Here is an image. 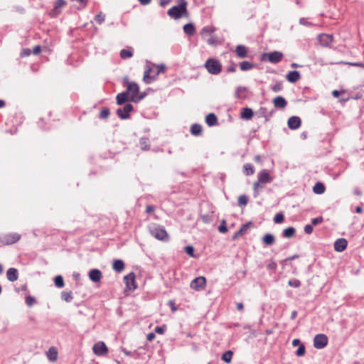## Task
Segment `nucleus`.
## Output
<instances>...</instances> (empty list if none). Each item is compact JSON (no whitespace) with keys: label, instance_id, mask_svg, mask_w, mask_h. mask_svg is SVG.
Here are the masks:
<instances>
[{"label":"nucleus","instance_id":"nucleus-1","mask_svg":"<svg viewBox=\"0 0 364 364\" xmlns=\"http://www.w3.org/2000/svg\"><path fill=\"white\" fill-rule=\"evenodd\" d=\"M188 2L186 0H178V4L170 8L167 14L172 18L179 19L183 16H188Z\"/></svg>","mask_w":364,"mask_h":364},{"label":"nucleus","instance_id":"nucleus-2","mask_svg":"<svg viewBox=\"0 0 364 364\" xmlns=\"http://www.w3.org/2000/svg\"><path fill=\"white\" fill-rule=\"evenodd\" d=\"M149 233L156 239L161 241H168L169 236L164 226L154 224L149 228Z\"/></svg>","mask_w":364,"mask_h":364},{"label":"nucleus","instance_id":"nucleus-3","mask_svg":"<svg viewBox=\"0 0 364 364\" xmlns=\"http://www.w3.org/2000/svg\"><path fill=\"white\" fill-rule=\"evenodd\" d=\"M21 238V235L17 232L0 233V247L15 244Z\"/></svg>","mask_w":364,"mask_h":364},{"label":"nucleus","instance_id":"nucleus-4","mask_svg":"<svg viewBox=\"0 0 364 364\" xmlns=\"http://www.w3.org/2000/svg\"><path fill=\"white\" fill-rule=\"evenodd\" d=\"M204 67L211 75H218L222 71V65L218 59L210 58L207 59Z\"/></svg>","mask_w":364,"mask_h":364},{"label":"nucleus","instance_id":"nucleus-5","mask_svg":"<svg viewBox=\"0 0 364 364\" xmlns=\"http://www.w3.org/2000/svg\"><path fill=\"white\" fill-rule=\"evenodd\" d=\"M283 53L280 51H273L270 53H263L261 56L262 60L269 61L272 63H278L283 58Z\"/></svg>","mask_w":364,"mask_h":364},{"label":"nucleus","instance_id":"nucleus-6","mask_svg":"<svg viewBox=\"0 0 364 364\" xmlns=\"http://www.w3.org/2000/svg\"><path fill=\"white\" fill-rule=\"evenodd\" d=\"M135 277V274L133 272L124 277V281L126 285L124 289L125 295H128L127 291H133L137 288Z\"/></svg>","mask_w":364,"mask_h":364},{"label":"nucleus","instance_id":"nucleus-7","mask_svg":"<svg viewBox=\"0 0 364 364\" xmlns=\"http://www.w3.org/2000/svg\"><path fill=\"white\" fill-rule=\"evenodd\" d=\"M122 85H123V86L127 87V90L125 91L131 97H133L134 95L139 94V85L135 82H129V77L127 76H125L123 78Z\"/></svg>","mask_w":364,"mask_h":364},{"label":"nucleus","instance_id":"nucleus-8","mask_svg":"<svg viewBox=\"0 0 364 364\" xmlns=\"http://www.w3.org/2000/svg\"><path fill=\"white\" fill-rule=\"evenodd\" d=\"M134 111V106L130 103H127L123 107L118 108L116 111L117 115L121 119H128L130 118V113Z\"/></svg>","mask_w":364,"mask_h":364},{"label":"nucleus","instance_id":"nucleus-9","mask_svg":"<svg viewBox=\"0 0 364 364\" xmlns=\"http://www.w3.org/2000/svg\"><path fill=\"white\" fill-rule=\"evenodd\" d=\"M328 339L326 335L319 333L314 338V347L316 349H322L328 345Z\"/></svg>","mask_w":364,"mask_h":364},{"label":"nucleus","instance_id":"nucleus-10","mask_svg":"<svg viewBox=\"0 0 364 364\" xmlns=\"http://www.w3.org/2000/svg\"><path fill=\"white\" fill-rule=\"evenodd\" d=\"M206 286V279L205 277H198L192 280L190 287L196 291L203 289Z\"/></svg>","mask_w":364,"mask_h":364},{"label":"nucleus","instance_id":"nucleus-11","mask_svg":"<svg viewBox=\"0 0 364 364\" xmlns=\"http://www.w3.org/2000/svg\"><path fill=\"white\" fill-rule=\"evenodd\" d=\"M92 350L96 355L103 356L108 353L109 349L103 341H99L93 346Z\"/></svg>","mask_w":364,"mask_h":364},{"label":"nucleus","instance_id":"nucleus-12","mask_svg":"<svg viewBox=\"0 0 364 364\" xmlns=\"http://www.w3.org/2000/svg\"><path fill=\"white\" fill-rule=\"evenodd\" d=\"M253 226V223L252 221H249L245 224H242L240 229L236 231L232 237V240H237L240 237L242 236L247 230Z\"/></svg>","mask_w":364,"mask_h":364},{"label":"nucleus","instance_id":"nucleus-13","mask_svg":"<svg viewBox=\"0 0 364 364\" xmlns=\"http://www.w3.org/2000/svg\"><path fill=\"white\" fill-rule=\"evenodd\" d=\"M258 181L262 183L266 184L272 182L273 178L270 176L267 169H262L257 174Z\"/></svg>","mask_w":364,"mask_h":364},{"label":"nucleus","instance_id":"nucleus-14","mask_svg":"<svg viewBox=\"0 0 364 364\" xmlns=\"http://www.w3.org/2000/svg\"><path fill=\"white\" fill-rule=\"evenodd\" d=\"M319 43L324 47H328L333 41V36L331 34L321 33L318 37Z\"/></svg>","mask_w":364,"mask_h":364},{"label":"nucleus","instance_id":"nucleus-15","mask_svg":"<svg viewBox=\"0 0 364 364\" xmlns=\"http://www.w3.org/2000/svg\"><path fill=\"white\" fill-rule=\"evenodd\" d=\"M288 127L291 130L299 129L301 125V119L299 117H290L287 122Z\"/></svg>","mask_w":364,"mask_h":364},{"label":"nucleus","instance_id":"nucleus-16","mask_svg":"<svg viewBox=\"0 0 364 364\" xmlns=\"http://www.w3.org/2000/svg\"><path fill=\"white\" fill-rule=\"evenodd\" d=\"M128 102H132L131 96L126 91H124L117 95L116 103L118 105H125Z\"/></svg>","mask_w":364,"mask_h":364},{"label":"nucleus","instance_id":"nucleus-17","mask_svg":"<svg viewBox=\"0 0 364 364\" xmlns=\"http://www.w3.org/2000/svg\"><path fill=\"white\" fill-rule=\"evenodd\" d=\"M348 246V241L345 238L337 239L333 245L335 251L338 252H343Z\"/></svg>","mask_w":364,"mask_h":364},{"label":"nucleus","instance_id":"nucleus-18","mask_svg":"<svg viewBox=\"0 0 364 364\" xmlns=\"http://www.w3.org/2000/svg\"><path fill=\"white\" fill-rule=\"evenodd\" d=\"M235 53L238 58H245L248 57V48L244 45H237L235 47Z\"/></svg>","mask_w":364,"mask_h":364},{"label":"nucleus","instance_id":"nucleus-19","mask_svg":"<svg viewBox=\"0 0 364 364\" xmlns=\"http://www.w3.org/2000/svg\"><path fill=\"white\" fill-rule=\"evenodd\" d=\"M272 103L277 109H284L287 105V100L282 96H277L272 100Z\"/></svg>","mask_w":364,"mask_h":364},{"label":"nucleus","instance_id":"nucleus-20","mask_svg":"<svg viewBox=\"0 0 364 364\" xmlns=\"http://www.w3.org/2000/svg\"><path fill=\"white\" fill-rule=\"evenodd\" d=\"M88 277H89V279L92 282H99L102 277V272L98 269H92L90 270L89 273H88Z\"/></svg>","mask_w":364,"mask_h":364},{"label":"nucleus","instance_id":"nucleus-21","mask_svg":"<svg viewBox=\"0 0 364 364\" xmlns=\"http://www.w3.org/2000/svg\"><path fill=\"white\" fill-rule=\"evenodd\" d=\"M249 92L247 87L238 86L235 91V97L237 99H246Z\"/></svg>","mask_w":364,"mask_h":364},{"label":"nucleus","instance_id":"nucleus-22","mask_svg":"<svg viewBox=\"0 0 364 364\" xmlns=\"http://www.w3.org/2000/svg\"><path fill=\"white\" fill-rule=\"evenodd\" d=\"M262 242L264 247L271 246L274 244L276 238L272 233H266L262 237Z\"/></svg>","mask_w":364,"mask_h":364},{"label":"nucleus","instance_id":"nucleus-23","mask_svg":"<svg viewBox=\"0 0 364 364\" xmlns=\"http://www.w3.org/2000/svg\"><path fill=\"white\" fill-rule=\"evenodd\" d=\"M300 78L301 74L297 70H291L286 75L287 80L291 83L296 82Z\"/></svg>","mask_w":364,"mask_h":364},{"label":"nucleus","instance_id":"nucleus-24","mask_svg":"<svg viewBox=\"0 0 364 364\" xmlns=\"http://www.w3.org/2000/svg\"><path fill=\"white\" fill-rule=\"evenodd\" d=\"M151 72V68L149 66H146L144 73L143 80L147 85L156 80L155 74L153 75H150Z\"/></svg>","mask_w":364,"mask_h":364},{"label":"nucleus","instance_id":"nucleus-25","mask_svg":"<svg viewBox=\"0 0 364 364\" xmlns=\"http://www.w3.org/2000/svg\"><path fill=\"white\" fill-rule=\"evenodd\" d=\"M254 111L250 107L242 108L240 112V118L245 120H250L254 116Z\"/></svg>","mask_w":364,"mask_h":364},{"label":"nucleus","instance_id":"nucleus-26","mask_svg":"<svg viewBox=\"0 0 364 364\" xmlns=\"http://www.w3.org/2000/svg\"><path fill=\"white\" fill-rule=\"evenodd\" d=\"M125 267V264L123 260L120 259H114L112 262V269L117 273L122 272Z\"/></svg>","mask_w":364,"mask_h":364},{"label":"nucleus","instance_id":"nucleus-27","mask_svg":"<svg viewBox=\"0 0 364 364\" xmlns=\"http://www.w3.org/2000/svg\"><path fill=\"white\" fill-rule=\"evenodd\" d=\"M7 279L10 282H15L18 278V269L14 267L9 268L6 272Z\"/></svg>","mask_w":364,"mask_h":364},{"label":"nucleus","instance_id":"nucleus-28","mask_svg":"<svg viewBox=\"0 0 364 364\" xmlns=\"http://www.w3.org/2000/svg\"><path fill=\"white\" fill-rule=\"evenodd\" d=\"M205 123L209 127H213L218 124L217 116L214 113H209L205 117Z\"/></svg>","mask_w":364,"mask_h":364},{"label":"nucleus","instance_id":"nucleus-29","mask_svg":"<svg viewBox=\"0 0 364 364\" xmlns=\"http://www.w3.org/2000/svg\"><path fill=\"white\" fill-rule=\"evenodd\" d=\"M190 132L193 136H200L203 133V127L200 124L195 123L191 125Z\"/></svg>","mask_w":364,"mask_h":364},{"label":"nucleus","instance_id":"nucleus-30","mask_svg":"<svg viewBox=\"0 0 364 364\" xmlns=\"http://www.w3.org/2000/svg\"><path fill=\"white\" fill-rule=\"evenodd\" d=\"M206 41L208 45L217 47L219 45H221L222 42L219 39V38L216 35H210L208 38L206 39Z\"/></svg>","mask_w":364,"mask_h":364},{"label":"nucleus","instance_id":"nucleus-31","mask_svg":"<svg viewBox=\"0 0 364 364\" xmlns=\"http://www.w3.org/2000/svg\"><path fill=\"white\" fill-rule=\"evenodd\" d=\"M139 145L142 151H148L150 149V141L148 137H141L139 139Z\"/></svg>","mask_w":364,"mask_h":364},{"label":"nucleus","instance_id":"nucleus-32","mask_svg":"<svg viewBox=\"0 0 364 364\" xmlns=\"http://www.w3.org/2000/svg\"><path fill=\"white\" fill-rule=\"evenodd\" d=\"M183 31L186 34L191 36L196 33V28L193 23H188L183 27Z\"/></svg>","mask_w":364,"mask_h":364},{"label":"nucleus","instance_id":"nucleus-33","mask_svg":"<svg viewBox=\"0 0 364 364\" xmlns=\"http://www.w3.org/2000/svg\"><path fill=\"white\" fill-rule=\"evenodd\" d=\"M296 234V229L294 227H288L285 228L282 232V236L284 238H291Z\"/></svg>","mask_w":364,"mask_h":364},{"label":"nucleus","instance_id":"nucleus-34","mask_svg":"<svg viewBox=\"0 0 364 364\" xmlns=\"http://www.w3.org/2000/svg\"><path fill=\"white\" fill-rule=\"evenodd\" d=\"M215 31H216V28L214 26H204L200 30V33L202 38H205L206 35H210V36Z\"/></svg>","mask_w":364,"mask_h":364},{"label":"nucleus","instance_id":"nucleus-35","mask_svg":"<svg viewBox=\"0 0 364 364\" xmlns=\"http://www.w3.org/2000/svg\"><path fill=\"white\" fill-rule=\"evenodd\" d=\"M240 69L242 71H247L256 67V65L249 61H242L239 63Z\"/></svg>","mask_w":364,"mask_h":364},{"label":"nucleus","instance_id":"nucleus-36","mask_svg":"<svg viewBox=\"0 0 364 364\" xmlns=\"http://www.w3.org/2000/svg\"><path fill=\"white\" fill-rule=\"evenodd\" d=\"M325 191V185L321 182H316L313 187V191L316 194H323Z\"/></svg>","mask_w":364,"mask_h":364},{"label":"nucleus","instance_id":"nucleus-37","mask_svg":"<svg viewBox=\"0 0 364 364\" xmlns=\"http://www.w3.org/2000/svg\"><path fill=\"white\" fill-rule=\"evenodd\" d=\"M119 55L122 59L125 60L130 58L134 55L133 48H129V49H122L120 50Z\"/></svg>","mask_w":364,"mask_h":364},{"label":"nucleus","instance_id":"nucleus-38","mask_svg":"<svg viewBox=\"0 0 364 364\" xmlns=\"http://www.w3.org/2000/svg\"><path fill=\"white\" fill-rule=\"evenodd\" d=\"M255 173V167L252 164H245L243 166V173L245 176H251Z\"/></svg>","mask_w":364,"mask_h":364},{"label":"nucleus","instance_id":"nucleus-39","mask_svg":"<svg viewBox=\"0 0 364 364\" xmlns=\"http://www.w3.org/2000/svg\"><path fill=\"white\" fill-rule=\"evenodd\" d=\"M233 352L230 350L225 351L221 357V360L226 363H230L232 361Z\"/></svg>","mask_w":364,"mask_h":364},{"label":"nucleus","instance_id":"nucleus-40","mask_svg":"<svg viewBox=\"0 0 364 364\" xmlns=\"http://www.w3.org/2000/svg\"><path fill=\"white\" fill-rule=\"evenodd\" d=\"M60 297L62 300H64L66 302H71L73 296L71 291H63L60 294Z\"/></svg>","mask_w":364,"mask_h":364},{"label":"nucleus","instance_id":"nucleus-41","mask_svg":"<svg viewBox=\"0 0 364 364\" xmlns=\"http://www.w3.org/2000/svg\"><path fill=\"white\" fill-rule=\"evenodd\" d=\"M54 284L57 288H63L65 286L64 279L62 275H57L54 277Z\"/></svg>","mask_w":364,"mask_h":364},{"label":"nucleus","instance_id":"nucleus-42","mask_svg":"<svg viewBox=\"0 0 364 364\" xmlns=\"http://www.w3.org/2000/svg\"><path fill=\"white\" fill-rule=\"evenodd\" d=\"M146 95L147 94L145 92H139V94H136V95L131 97V100L132 102L138 103L141 100H142L146 96Z\"/></svg>","mask_w":364,"mask_h":364},{"label":"nucleus","instance_id":"nucleus-43","mask_svg":"<svg viewBox=\"0 0 364 364\" xmlns=\"http://www.w3.org/2000/svg\"><path fill=\"white\" fill-rule=\"evenodd\" d=\"M249 198L245 194L240 195L238 197L237 203L239 206H246L248 203Z\"/></svg>","mask_w":364,"mask_h":364},{"label":"nucleus","instance_id":"nucleus-44","mask_svg":"<svg viewBox=\"0 0 364 364\" xmlns=\"http://www.w3.org/2000/svg\"><path fill=\"white\" fill-rule=\"evenodd\" d=\"M184 251L188 256L193 257V258L197 257V256L195 255V254H194L195 248L193 245H189L186 246L184 247Z\"/></svg>","mask_w":364,"mask_h":364},{"label":"nucleus","instance_id":"nucleus-45","mask_svg":"<svg viewBox=\"0 0 364 364\" xmlns=\"http://www.w3.org/2000/svg\"><path fill=\"white\" fill-rule=\"evenodd\" d=\"M110 114V110L108 107H103L100 112L99 118L101 119H106Z\"/></svg>","mask_w":364,"mask_h":364},{"label":"nucleus","instance_id":"nucleus-46","mask_svg":"<svg viewBox=\"0 0 364 364\" xmlns=\"http://www.w3.org/2000/svg\"><path fill=\"white\" fill-rule=\"evenodd\" d=\"M284 220V215L282 212L277 213L273 218V221L276 224H280L283 223Z\"/></svg>","mask_w":364,"mask_h":364},{"label":"nucleus","instance_id":"nucleus-47","mask_svg":"<svg viewBox=\"0 0 364 364\" xmlns=\"http://www.w3.org/2000/svg\"><path fill=\"white\" fill-rule=\"evenodd\" d=\"M306 353L305 346L302 343L299 346L298 349L295 351V355L298 357L304 356Z\"/></svg>","mask_w":364,"mask_h":364},{"label":"nucleus","instance_id":"nucleus-48","mask_svg":"<svg viewBox=\"0 0 364 364\" xmlns=\"http://www.w3.org/2000/svg\"><path fill=\"white\" fill-rule=\"evenodd\" d=\"M218 231L220 233H226L228 231L227 225H226V220L225 219L222 220L220 225L218 226Z\"/></svg>","mask_w":364,"mask_h":364},{"label":"nucleus","instance_id":"nucleus-49","mask_svg":"<svg viewBox=\"0 0 364 364\" xmlns=\"http://www.w3.org/2000/svg\"><path fill=\"white\" fill-rule=\"evenodd\" d=\"M50 355H48V358L51 361H55L58 358V353L54 348H50L49 349Z\"/></svg>","mask_w":364,"mask_h":364},{"label":"nucleus","instance_id":"nucleus-50","mask_svg":"<svg viewBox=\"0 0 364 364\" xmlns=\"http://www.w3.org/2000/svg\"><path fill=\"white\" fill-rule=\"evenodd\" d=\"M271 90L274 92H280L283 90V84L282 82H277L271 86Z\"/></svg>","mask_w":364,"mask_h":364},{"label":"nucleus","instance_id":"nucleus-51","mask_svg":"<svg viewBox=\"0 0 364 364\" xmlns=\"http://www.w3.org/2000/svg\"><path fill=\"white\" fill-rule=\"evenodd\" d=\"M267 112V109L264 107H261L256 112L257 117L261 118L265 117Z\"/></svg>","mask_w":364,"mask_h":364},{"label":"nucleus","instance_id":"nucleus-52","mask_svg":"<svg viewBox=\"0 0 364 364\" xmlns=\"http://www.w3.org/2000/svg\"><path fill=\"white\" fill-rule=\"evenodd\" d=\"M267 268L268 270L275 272L277 268V264L273 259H271L269 263L267 264Z\"/></svg>","mask_w":364,"mask_h":364},{"label":"nucleus","instance_id":"nucleus-53","mask_svg":"<svg viewBox=\"0 0 364 364\" xmlns=\"http://www.w3.org/2000/svg\"><path fill=\"white\" fill-rule=\"evenodd\" d=\"M67 2L65 0H56L54 4L55 9H60L62 7L66 6Z\"/></svg>","mask_w":364,"mask_h":364},{"label":"nucleus","instance_id":"nucleus-54","mask_svg":"<svg viewBox=\"0 0 364 364\" xmlns=\"http://www.w3.org/2000/svg\"><path fill=\"white\" fill-rule=\"evenodd\" d=\"M290 287L299 288L301 286V282L297 279H290L288 282Z\"/></svg>","mask_w":364,"mask_h":364},{"label":"nucleus","instance_id":"nucleus-55","mask_svg":"<svg viewBox=\"0 0 364 364\" xmlns=\"http://www.w3.org/2000/svg\"><path fill=\"white\" fill-rule=\"evenodd\" d=\"M36 303V299L35 297L31 296V295H28L26 297V304L28 306H33L34 304Z\"/></svg>","mask_w":364,"mask_h":364},{"label":"nucleus","instance_id":"nucleus-56","mask_svg":"<svg viewBox=\"0 0 364 364\" xmlns=\"http://www.w3.org/2000/svg\"><path fill=\"white\" fill-rule=\"evenodd\" d=\"M95 20L100 25L105 21V16L102 12H100L95 16Z\"/></svg>","mask_w":364,"mask_h":364},{"label":"nucleus","instance_id":"nucleus-57","mask_svg":"<svg viewBox=\"0 0 364 364\" xmlns=\"http://www.w3.org/2000/svg\"><path fill=\"white\" fill-rule=\"evenodd\" d=\"M166 330V325L163 324L162 326H157L155 327V332L159 334H163Z\"/></svg>","mask_w":364,"mask_h":364},{"label":"nucleus","instance_id":"nucleus-58","mask_svg":"<svg viewBox=\"0 0 364 364\" xmlns=\"http://www.w3.org/2000/svg\"><path fill=\"white\" fill-rule=\"evenodd\" d=\"M166 70V67L164 64H160L157 65V70L155 73L156 77L160 74L163 73Z\"/></svg>","mask_w":364,"mask_h":364},{"label":"nucleus","instance_id":"nucleus-59","mask_svg":"<svg viewBox=\"0 0 364 364\" xmlns=\"http://www.w3.org/2000/svg\"><path fill=\"white\" fill-rule=\"evenodd\" d=\"M323 221V218L322 216H318L317 218H314L311 219V224L314 226H316Z\"/></svg>","mask_w":364,"mask_h":364},{"label":"nucleus","instance_id":"nucleus-60","mask_svg":"<svg viewBox=\"0 0 364 364\" xmlns=\"http://www.w3.org/2000/svg\"><path fill=\"white\" fill-rule=\"evenodd\" d=\"M60 14H61V10L60 9H58V10L55 9V7L54 6L53 9L52 10H50V11L49 12V16L51 18H55L58 16H59Z\"/></svg>","mask_w":364,"mask_h":364},{"label":"nucleus","instance_id":"nucleus-61","mask_svg":"<svg viewBox=\"0 0 364 364\" xmlns=\"http://www.w3.org/2000/svg\"><path fill=\"white\" fill-rule=\"evenodd\" d=\"M70 1H77L79 2L80 6L77 8V9H85L88 4V0H70Z\"/></svg>","mask_w":364,"mask_h":364},{"label":"nucleus","instance_id":"nucleus-62","mask_svg":"<svg viewBox=\"0 0 364 364\" xmlns=\"http://www.w3.org/2000/svg\"><path fill=\"white\" fill-rule=\"evenodd\" d=\"M200 218H201L202 221L206 224L210 223L213 220L211 215H210L208 214L202 215L200 216Z\"/></svg>","mask_w":364,"mask_h":364},{"label":"nucleus","instance_id":"nucleus-63","mask_svg":"<svg viewBox=\"0 0 364 364\" xmlns=\"http://www.w3.org/2000/svg\"><path fill=\"white\" fill-rule=\"evenodd\" d=\"M31 53H32V51L31 50V49L27 48H23V49H22V50L20 53V56L21 58L28 57L31 54Z\"/></svg>","mask_w":364,"mask_h":364},{"label":"nucleus","instance_id":"nucleus-64","mask_svg":"<svg viewBox=\"0 0 364 364\" xmlns=\"http://www.w3.org/2000/svg\"><path fill=\"white\" fill-rule=\"evenodd\" d=\"M304 232L306 234L310 235L313 232L314 228L311 224H307L304 226Z\"/></svg>","mask_w":364,"mask_h":364}]
</instances>
